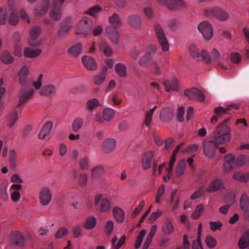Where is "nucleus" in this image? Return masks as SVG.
<instances>
[{
  "mask_svg": "<svg viewBox=\"0 0 249 249\" xmlns=\"http://www.w3.org/2000/svg\"><path fill=\"white\" fill-rule=\"evenodd\" d=\"M213 57V61L220 67L223 69H226V67L224 66L219 60L220 57L219 53L216 49H213L212 52Z\"/></svg>",
  "mask_w": 249,
  "mask_h": 249,
  "instance_id": "obj_51",
  "label": "nucleus"
},
{
  "mask_svg": "<svg viewBox=\"0 0 249 249\" xmlns=\"http://www.w3.org/2000/svg\"><path fill=\"white\" fill-rule=\"evenodd\" d=\"M103 119L105 121H111L115 116V110L110 107H107L102 112Z\"/></svg>",
  "mask_w": 249,
  "mask_h": 249,
  "instance_id": "obj_35",
  "label": "nucleus"
},
{
  "mask_svg": "<svg viewBox=\"0 0 249 249\" xmlns=\"http://www.w3.org/2000/svg\"><path fill=\"white\" fill-rule=\"evenodd\" d=\"M233 178L241 182H247L249 180V173L243 175L239 172L235 173L233 176Z\"/></svg>",
  "mask_w": 249,
  "mask_h": 249,
  "instance_id": "obj_49",
  "label": "nucleus"
},
{
  "mask_svg": "<svg viewBox=\"0 0 249 249\" xmlns=\"http://www.w3.org/2000/svg\"><path fill=\"white\" fill-rule=\"evenodd\" d=\"M197 29L206 40H209L212 37L213 35V27L209 21L201 22L198 25Z\"/></svg>",
  "mask_w": 249,
  "mask_h": 249,
  "instance_id": "obj_6",
  "label": "nucleus"
},
{
  "mask_svg": "<svg viewBox=\"0 0 249 249\" xmlns=\"http://www.w3.org/2000/svg\"><path fill=\"white\" fill-rule=\"evenodd\" d=\"M210 229L213 231H216L217 230H220L223 224L219 221H211L209 223Z\"/></svg>",
  "mask_w": 249,
  "mask_h": 249,
  "instance_id": "obj_61",
  "label": "nucleus"
},
{
  "mask_svg": "<svg viewBox=\"0 0 249 249\" xmlns=\"http://www.w3.org/2000/svg\"><path fill=\"white\" fill-rule=\"evenodd\" d=\"M182 24V22L179 19H174L171 20L168 24V26L171 29L180 27Z\"/></svg>",
  "mask_w": 249,
  "mask_h": 249,
  "instance_id": "obj_62",
  "label": "nucleus"
},
{
  "mask_svg": "<svg viewBox=\"0 0 249 249\" xmlns=\"http://www.w3.org/2000/svg\"><path fill=\"white\" fill-rule=\"evenodd\" d=\"M57 89L55 86L53 84H48L43 86L39 91L42 96L52 97L56 93Z\"/></svg>",
  "mask_w": 249,
  "mask_h": 249,
  "instance_id": "obj_25",
  "label": "nucleus"
},
{
  "mask_svg": "<svg viewBox=\"0 0 249 249\" xmlns=\"http://www.w3.org/2000/svg\"><path fill=\"white\" fill-rule=\"evenodd\" d=\"M224 188L223 181L220 178H216L212 181L206 188L207 192L213 193L217 191H221Z\"/></svg>",
  "mask_w": 249,
  "mask_h": 249,
  "instance_id": "obj_18",
  "label": "nucleus"
},
{
  "mask_svg": "<svg viewBox=\"0 0 249 249\" xmlns=\"http://www.w3.org/2000/svg\"><path fill=\"white\" fill-rule=\"evenodd\" d=\"M215 142L213 141H203V149L204 155L208 158H213L214 156L217 146Z\"/></svg>",
  "mask_w": 249,
  "mask_h": 249,
  "instance_id": "obj_11",
  "label": "nucleus"
},
{
  "mask_svg": "<svg viewBox=\"0 0 249 249\" xmlns=\"http://www.w3.org/2000/svg\"><path fill=\"white\" fill-rule=\"evenodd\" d=\"M154 29L158 42L161 47L162 50L166 52L169 50V44L167 39L162 26L158 23L154 24Z\"/></svg>",
  "mask_w": 249,
  "mask_h": 249,
  "instance_id": "obj_2",
  "label": "nucleus"
},
{
  "mask_svg": "<svg viewBox=\"0 0 249 249\" xmlns=\"http://www.w3.org/2000/svg\"><path fill=\"white\" fill-rule=\"evenodd\" d=\"M29 74L28 68L26 66L22 67L19 72L18 76L19 77V83L21 85L30 84L27 80V76Z\"/></svg>",
  "mask_w": 249,
  "mask_h": 249,
  "instance_id": "obj_32",
  "label": "nucleus"
},
{
  "mask_svg": "<svg viewBox=\"0 0 249 249\" xmlns=\"http://www.w3.org/2000/svg\"><path fill=\"white\" fill-rule=\"evenodd\" d=\"M155 152L150 151L144 153L142 159V167L143 170H146L151 167V163Z\"/></svg>",
  "mask_w": 249,
  "mask_h": 249,
  "instance_id": "obj_17",
  "label": "nucleus"
},
{
  "mask_svg": "<svg viewBox=\"0 0 249 249\" xmlns=\"http://www.w3.org/2000/svg\"><path fill=\"white\" fill-rule=\"evenodd\" d=\"M165 186L164 185H161L157 191V193L156 196L155 202L159 204L161 202V198L164 193Z\"/></svg>",
  "mask_w": 249,
  "mask_h": 249,
  "instance_id": "obj_59",
  "label": "nucleus"
},
{
  "mask_svg": "<svg viewBox=\"0 0 249 249\" xmlns=\"http://www.w3.org/2000/svg\"><path fill=\"white\" fill-rule=\"evenodd\" d=\"M18 119V114L17 111H14L12 112L9 117L7 126L12 127L14 125Z\"/></svg>",
  "mask_w": 249,
  "mask_h": 249,
  "instance_id": "obj_56",
  "label": "nucleus"
},
{
  "mask_svg": "<svg viewBox=\"0 0 249 249\" xmlns=\"http://www.w3.org/2000/svg\"><path fill=\"white\" fill-rule=\"evenodd\" d=\"M88 176L87 174L82 173L79 174L77 178V183L81 186L85 187L88 183Z\"/></svg>",
  "mask_w": 249,
  "mask_h": 249,
  "instance_id": "obj_50",
  "label": "nucleus"
},
{
  "mask_svg": "<svg viewBox=\"0 0 249 249\" xmlns=\"http://www.w3.org/2000/svg\"><path fill=\"white\" fill-rule=\"evenodd\" d=\"M114 229V222L108 220L107 222L105 227V231L107 235H110Z\"/></svg>",
  "mask_w": 249,
  "mask_h": 249,
  "instance_id": "obj_60",
  "label": "nucleus"
},
{
  "mask_svg": "<svg viewBox=\"0 0 249 249\" xmlns=\"http://www.w3.org/2000/svg\"><path fill=\"white\" fill-rule=\"evenodd\" d=\"M204 13L208 17H215L220 21H225L229 18V14L228 12L217 7L206 9Z\"/></svg>",
  "mask_w": 249,
  "mask_h": 249,
  "instance_id": "obj_4",
  "label": "nucleus"
},
{
  "mask_svg": "<svg viewBox=\"0 0 249 249\" xmlns=\"http://www.w3.org/2000/svg\"><path fill=\"white\" fill-rule=\"evenodd\" d=\"M18 155L15 150L9 152V163L12 169H15L17 166Z\"/></svg>",
  "mask_w": 249,
  "mask_h": 249,
  "instance_id": "obj_42",
  "label": "nucleus"
},
{
  "mask_svg": "<svg viewBox=\"0 0 249 249\" xmlns=\"http://www.w3.org/2000/svg\"><path fill=\"white\" fill-rule=\"evenodd\" d=\"M187 5L183 0H168L166 7L170 10H176L186 8Z\"/></svg>",
  "mask_w": 249,
  "mask_h": 249,
  "instance_id": "obj_20",
  "label": "nucleus"
},
{
  "mask_svg": "<svg viewBox=\"0 0 249 249\" xmlns=\"http://www.w3.org/2000/svg\"><path fill=\"white\" fill-rule=\"evenodd\" d=\"M107 67L104 66L101 72L94 76L93 81L95 85L102 84L106 79Z\"/></svg>",
  "mask_w": 249,
  "mask_h": 249,
  "instance_id": "obj_33",
  "label": "nucleus"
},
{
  "mask_svg": "<svg viewBox=\"0 0 249 249\" xmlns=\"http://www.w3.org/2000/svg\"><path fill=\"white\" fill-rule=\"evenodd\" d=\"M106 31L112 42L115 44H118L120 36L117 28L108 26L106 28Z\"/></svg>",
  "mask_w": 249,
  "mask_h": 249,
  "instance_id": "obj_24",
  "label": "nucleus"
},
{
  "mask_svg": "<svg viewBox=\"0 0 249 249\" xmlns=\"http://www.w3.org/2000/svg\"><path fill=\"white\" fill-rule=\"evenodd\" d=\"M7 14L6 7L0 8V25H4L7 21Z\"/></svg>",
  "mask_w": 249,
  "mask_h": 249,
  "instance_id": "obj_52",
  "label": "nucleus"
},
{
  "mask_svg": "<svg viewBox=\"0 0 249 249\" xmlns=\"http://www.w3.org/2000/svg\"><path fill=\"white\" fill-rule=\"evenodd\" d=\"M84 123L83 120L79 117H77L73 121L72 124L73 131L74 132H77L82 128Z\"/></svg>",
  "mask_w": 249,
  "mask_h": 249,
  "instance_id": "obj_48",
  "label": "nucleus"
},
{
  "mask_svg": "<svg viewBox=\"0 0 249 249\" xmlns=\"http://www.w3.org/2000/svg\"><path fill=\"white\" fill-rule=\"evenodd\" d=\"M128 24L136 30H140L142 25V18L138 15H132L128 18Z\"/></svg>",
  "mask_w": 249,
  "mask_h": 249,
  "instance_id": "obj_21",
  "label": "nucleus"
},
{
  "mask_svg": "<svg viewBox=\"0 0 249 249\" xmlns=\"http://www.w3.org/2000/svg\"><path fill=\"white\" fill-rule=\"evenodd\" d=\"M162 84L165 87V91L167 92L178 91L180 88L179 80L176 77L163 80Z\"/></svg>",
  "mask_w": 249,
  "mask_h": 249,
  "instance_id": "obj_10",
  "label": "nucleus"
},
{
  "mask_svg": "<svg viewBox=\"0 0 249 249\" xmlns=\"http://www.w3.org/2000/svg\"><path fill=\"white\" fill-rule=\"evenodd\" d=\"M100 50L105 54L109 56L112 54V50L111 47L105 42H101L99 44Z\"/></svg>",
  "mask_w": 249,
  "mask_h": 249,
  "instance_id": "obj_44",
  "label": "nucleus"
},
{
  "mask_svg": "<svg viewBox=\"0 0 249 249\" xmlns=\"http://www.w3.org/2000/svg\"><path fill=\"white\" fill-rule=\"evenodd\" d=\"M186 167V161L184 160H181L178 164L176 169V176L178 178L181 176L184 172Z\"/></svg>",
  "mask_w": 249,
  "mask_h": 249,
  "instance_id": "obj_43",
  "label": "nucleus"
},
{
  "mask_svg": "<svg viewBox=\"0 0 249 249\" xmlns=\"http://www.w3.org/2000/svg\"><path fill=\"white\" fill-rule=\"evenodd\" d=\"M102 10V8L99 5H96L91 7L88 10L85 11L86 14L90 16L95 17L97 14Z\"/></svg>",
  "mask_w": 249,
  "mask_h": 249,
  "instance_id": "obj_53",
  "label": "nucleus"
},
{
  "mask_svg": "<svg viewBox=\"0 0 249 249\" xmlns=\"http://www.w3.org/2000/svg\"><path fill=\"white\" fill-rule=\"evenodd\" d=\"M59 0L60 3L58 2V0H53L52 8L50 13V16L54 20H59L61 17V6L65 0Z\"/></svg>",
  "mask_w": 249,
  "mask_h": 249,
  "instance_id": "obj_13",
  "label": "nucleus"
},
{
  "mask_svg": "<svg viewBox=\"0 0 249 249\" xmlns=\"http://www.w3.org/2000/svg\"><path fill=\"white\" fill-rule=\"evenodd\" d=\"M173 220V219L172 217H167L163 221L161 230L164 235H170L174 232L175 228Z\"/></svg>",
  "mask_w": 249,
  "mask_h": 249,
  "instance_id": "obj_16",
  "label": "nucleus"
},
{
  "mask_svg": "<svg viewBox=\"0 0 249 249\" xmlns=\"http://www.w3.org/2000/svg\"><path fill=\"white\" fill-rule=\"evenodd\" d=\"M238 247L245 249L249 247V229L246 230L238 241Z\"/></svg>",
  "mask_w": 249,
  "mask_h": 249,
  "instance_id": "obj_29",
  "label": "nucleus"
},
{
  "mask_svg": "<svg viewBox=\"0 0 249 249\" xmlns=\"http://www.w3.org/2000/svg\"><path fill=\"white\" fill-rule=\"evenodd\" d=\"M231 108L238 109L239 108V105L237 104L231 103L229 104L226 108H223L221 106L216 107L214 109V115L211 119V122L212 124H215L217 120L222 118L224 114Z\"/></svg>",
  "mask_w": 249,
  "mask_h": 249,
  "instance_id": "obj_5",
  "label": "nucleus"
},
{
  "mask_svg": "<svg viewBox=\"0 0 249 249\" xmlns=\"http://www.w3.org/2000/svg\"><path fill=\"white\" fill-rule=\"evenodd\" d=\"M68 229L65 227L60 228L54 234L55 239H59L63 238L66 236L68 233Z\"/></svg>",
  "mask_w": 249,
  "mask_h": 249,
  "instance_id": "obj_57",
  "label": "nucleus"
},
{
  "mask_svg": "<svg viewBox=\"0 0 249 249\" xmlns=\"http://www.w3.org/2000/svg\"><path fill=\"white\" fill-rule=\"evenodd\" d=\"M42 32L41 27L39 26H34L31 28L29 32L30 40L29 44L33 47H37L40 45L39 42H34L39 36Z\"/></svg>",
  "mask_w": 249,
  "mask_h": 249,
  "instance_id": "obj_14",
  "label": "nucleus"
},
{
  "mask_svg": "<svg viewBox=\"0 0 249 249\" xmlns=\"http://www.w3.org/2000/svg\"><path fill=\"white\" fill-rule=\"evenodd\" d=\"M108 22L115 28H118L122 25V21L119 15L116 13H114L112 16L109 17Z\"/></svg>",
  "mask_w": 249,
  "mask_h": 249,
  "instance_id": "obj_34",
  "label": "nucleus"
},
{
  "mask_svg": "<svg viewBox=\"0 0 249 249\" xmlns=\"http://www.w3.org/2000/svg\"><path fill=\"white\" fill-rule=\"evenodd\" d=\"M204 206L202 204L198 205L194 212L192 214V217L194 219H198L201 214L204 211Z\"/></svg>",
  "mask_w": 249,
  "mask_h": 249,
  "instance_id": "obj_55",
  "label": "nucleus"
},
{
  "mask_svg": "<svg viewBox=\"0 0 249 249\" xmlns=\"http://www.w3.org/2000/svg\"><path fill=\"white\" fill-rule=\"evenodd\" d=\"M41 53L40 49L33 50L31 48H26L24 51V55L25 56L30 58L37 57Z\"/></svg>",
  "mask_w": 249,
  "mask_h": 249,
  "instance_id": "obj_39",
  "label": "nucleus"
},
{
  "mask_svg": "<svg viewBox=\"0 0 249 249\" xmlns=\"http://www.w3.org/2000/svg\"><path fill=\"white\" fill-rule=\"evenodd\" d=\"M115 70L120 77H124L127 75L126 67L124 64L117 63L115 66Z\"/></svg>",
  "mask_w": 249,
  "mask_h": 249,
  "instance_id": "obj_37",
  "label": "nucleus"
},
{
  "mask_svg": "<svg viewBox=\"0 0 249 249\" xmlns=\"http://www.w3.org/2000/svg\"><path fill=\"white\" fill-rule=\"evenodd\" d=\"M49 0H43L41 4L34 10L36 16H42L48 11L50 5Z\"/></svg>",
  "mask_w": 249,
  "mask_h": 249,
  "instance_id": "obj_31",
  "label": "nucleus"
},
{
  "mask_svg": "<svg viewBox=\"0 0 249 249\" xmlns=\"http://www.w3.org/2000/svg\"><path fill=\"white\" fill-rule=\"evenodd\" d=\"M82 61L84 66L89 71H94L97 68L95 59L90 56L84 55L82 58Z\"/></svg>",
  "mask_w": 249,
  "mask_h": 249,
  "instance_id": "obj_19",
  "label": "nucleus"
},
{
  "mask_svg": "<svg viewBox=\"0 0 249 249\" xmlns=\"http://www.w3.org/2000/svg\"><path fill=\"white\" fill-rule=\"evenodd\" d=\"M7 185L6 183H2L0 186V196L1 198L4 200L6 201L8 198V196L7 194Z\"/></svg>",
  "mask_w": 249,
  "mask_h": 249,
  "instance_id": "obj_58",
  "label": "nucleus"
},
{
  "mask_svg": "<svg viewBox=\"0 0 249 249\" xmlns=\"http://www.w3.org/2000/svg\"><path fill=\"white\" fill-rule=\"evenodd\" d=\"M94 203L99 211L102 213L108 212L111 207L109 200L107 198L103 197L100 195L95 196Z\"/></svg>",
  "mask_w": 249,
  "mask_h": 249,
  "instance_id": "obj_9",
  "label": "nucleus"
},
{
  "mask_svg": "<svg viewBox=\"0 0 249 249\" xmlns=\"http://www.w3.org/2000/svg\"><path fill=\"white\" fill-rule=\"evenodd\" d=\"M230 120V118L225 119L216 127L213 133V141L215 143L222 144L230 142L231 138V129L227 125Z\"/></svg>",
  "mask_w": 249,
  "mask_h": 249,
  "instance_id": "obj_1",
  "label": "nucleus"
},
{
  "mask_svg": "<svg viewBox=\"0 0 249 249\" xmlns=\"http://www.w3.org/2000/svg\"><path fill=\"white\" fill-rule=\"evenodd\" d=\"M152 56L145 53L139 60V63L141 66L146 67L153 63Z\"/></svg>",
  "mask_w": 249,
  "mask_h": 249,
  "instance_id": "obj_38",
  "label": "nucleus"
},
{
  "mask_svg": "<svg viewBox=\"0 0 249 249\" xmlns=\"http://www.w3.org/2000/svg\"><path fill=\"white\" fill-rule=\"evenodd\" d=\"M23 87L19 93V103L18 107H20L22 104L26 103L33 97L34 90L30 84L22 85Z\"/></svg>",
  "mask_w": 249,
  "mask_h": 249,
  "instance_id": "obj_3",
  "label": "nucleus"
},
{
  "mask_svg": "<svg viewBox=\"0 0 249 249\" xmlns=\"http://www.w3.org/2000/svg\"><path fill=\"white\" fill-rule=\"evenodd\" d=\"M52 199V193L48 187L41 189L38 194V199L40 203L43 206L48 205Z\"/></svg>",
  "mask_w": 249,
  "mask_h": 249,
  "instance_id": "obj_12",
  "label": "nucleus"
},
{
  "mask_svg": "<svg viewBox=\"0 0 249 249\" xmlns=\"http://www.w3.org/2000/svg\"><path fill=\"white\" fill-rule=\"evenodd\" d=\"M116 146L114 139L109 138L106 139L102 144V150L106 154H109L113 151Z\"/></svg>",
  "mask_w": 249,
  "mask_h": 249,
  "instance_id": "obj_27",
  "label": "nucleus"
},
{
  "mask_svg": "<svg viewBox=\"0 0 249 249\" xmlns=\"http://www.w3.org/2000/svg\"><path fill=\"white\" fill-rule=\"evenodd\" d=\"M189 53L191 56L196 61L200 60V51L196 46L192 44L190 46Z\"/></svg>",
  "mask_w": 249,
  "mask_h": 249,
  "instance_id": "obj_41",
  "label": "nucleus"
},
{
  "mask_svg": "<svg viewBox=\"0 0 249 249\" xmlns=\"http://www.w3.org/2000/svg\"><path fill=\"white\" fill-rule=\"evenodd\" d=\"M112 213L115 219L118 222L121 223L124 220V213L122 209L119 207H114Z\"/></svg>",
  "mask_w": 249,
  "mask_h": 249,
  "instance_id": "obj_36",
  "label": "nucleus"
},
{
  "mask_svg": "<svg viewBox=\"0 0 249 249\" xmlns=\"http://www.w3.org/2000/svg\"><path fill=\"white\" fill-rule=\"evenodd\" d=\"M184 94L189 99L203 102L205 100V95L198 89L192 88L184 91Z\"/></svg>",
  "mask_w": 249,
  "mask_h": 249,
  "instance_id": "obj_8",
  "label": "nucleus"
},
{
  "mask_svg": "<svg viewBox=\"0 0 249 249\" xmlns=\"http://www.w3.org/2000/svg\"><path fill=\"white\" fill-rule=\"evenodd\" d=\"M99 106L100 105L98 100L96 98L89 100L86 104L87 108L90 111L93 110L94 108Z\"/></svg>",
  "mask_w": 249,
  "mask_h": 249,
  "instance_id": "obj_54",
  "label": "nucleus"
},
{
  "mask_svg": "<svg viewBox=\"0 0 249 249\" xmlns=\"http://www.w3.org/2000/svg\"><path fill=\"white\" fill-rule=\"evenodd\" d=\"M1 61L6 64H10L14 61L13 57L7 51H4L1 55Z\"/></svg>",
  "mask_w": 249,
  "mask_h": 249,
  "instance_id": "obj_47",
  "label": "nucleus"
},
{
  "mask_svg": "<svg viewBox=\"0 0 249 249\" xmlns=\"http://www.w3.org/2000/svg\"><path fill=\"white\" fill-rule=\"evenodd\" d=\"M53 127V123L52 122L46 123L43 126L40 132L38 135V138L40 140H44L48 136Z\"/></svg>",
  "mask_w": 249,
  "mask_h": 249,
  "instance_id": "obj_30",
  "label": "nucleus"
},
{
  "mask_svg": "<svg viewBox=\"0 0 249 249\" xmlns=\"http://www.w3.org/2000/svg\"><path fill=\"white\" fill-rule=\"evenodd\" d=\"M92 25V20L88 18H84L79 23L76 30V34L77 35L83 34L85 36L89 34L91 31Z\"/></svg>",
  "mask_w": 249,
  "mask_h": 249,
  "instance_id": "obj_7",
  "label": "nucleus"
},
{
  "mask_svg": "<svg viewBox=\"0 0 249 249\" xmlns=\"http://www.w3.org/2000/svg\"><path fill=\"white\" fill-rule=\"evenodd\" d=\"M162 211L160 210H158L156 212H153L149 217V222L154 223L162 214Z\"/></svg>",
  "mask_w": 249,
  "mask_h": 249,
  "instance_id": "obj_64",
  "label": "nucleus"
},
{
  "mask_svg": "<svg viewBox=\"0 0 249 249\" xmlns=\"http://www.w3.org/2000/svg\"><path fill=\"white\" fill-rule=\"evenodd\" d=\"M71 18H68L61 23V26L57 31V34L60 36H65L69 31L71 29Z\"/></svg>",
  "mask_w": 249,
  "mask_h": 249,
  "instance_id": "obj_28",
  "label": "nucleus"
},
{
  "mask_svg": "<svg viewBox=\"0 0 249 249\" xmlns=\"http://www.w3.org/2000/svg\"><path fill=\"white\" fill-rule=\"evenodd\" d=\"M96 219L94 216H89L87 218L84 223V227L87 230H91L95 226Z\"/></svg>",
  "mask_w": 249,
  "mask_h": 249,
  "instance_id": "obj_46",
  "label": "nucleus"
},
{
  "mask_svg": "<svg viewBox=\"0 0 249 249\" xmlns=\"http://www.w3.org/2000/svg\"><path fill=\"white\" fill-rule=\"evenodd\" d=\"M9 239L11 243L20 247L25 245V238L18 231H13L9 235Z\"/></svg>",
  "mask_w": 249,
  "mask_h": 249,
  "instance_id": "obj_15",
  "label": "nucleus"
},
{
  "mask_svg": "<svg viewBox=\"0 0 249 249\" xmlns=\"http://www.w3.org/2000/svg\"><path fill=\"white\" fill-rule=\"evenodd\" d=\"M225 162L224 164V169L228 172L236 168L235 159L232 154H228L225 157Z\"/></svg>",
  "mask_w": 249,
  "mask_h": 249,
  "instance_id": "obj_23",
  "label": "nucleus"
},
{
  "mask_svg": "<svg viewBox=\"0 0 249 249\" xmlns=\"http://www.w3.org/2000/svg\"><path fill=\"white\" fill-rule=\"evenodd\" d=\"M8 21L11 25H16L18 22V15L14 12H12L9 16Z\"/></svg>",
  "mask_w": 249,
  "mask_h": 249,
  "instance_id": "obj_63",
  "label": "nucleus"
},
{
  "mask_svg": "<svg viewBox=\"0 0 249 249\" xmlns=\"http://www.w3.org/2000/svg\"><path fill=\"white\" fill-rule=\"evenodd\" d=\"M105 170L103 166H98L93 168L91 171V177L92 178H97L105 173Z\"/></svg>",
  "mask_w": 249,
  "mask_h": 249,
  "instance_id": "obj_45",
  "label": "nucleus"
},
{
  "mask_svg": "<svg viewBox=\"0 0 249 249\" xmlns=\"http://www.w3.org/2000/svg\"><path fill=\"white\" fill-rule=\"evenodd\" d=\"M240 206L242 211L249 208V197L246 193H243L240 197Z\"/></svg>",
  "mask_w": 249,
  "mask_h": 249,
  "instance_id": "obj_40",
  "label": "nucleus"
},
{
  "mask_svg": "<svg viewBox=\"0 0 249 249\" xmlns=\"http://www.w3.org/2000/svg\"><path fill=\"white\" fill-rule=\"evenodd\" d=\"M83 45L80 42H77L70 47L68 50V53L74 57H78L82 53Z\"/></svg>",
  "mask_w": 249,
  "mask_h": 249,
  "instance_id": "obj_26",
  "label": "nucleus"
},
{
  "mask_svg": "<svg viewBox=\"0 0 249 249\" xmlns=\"http://www.w3.org/2000/svg\"><path fill=\"white\" fill-rule=\"evenodd\" d=\"M174 115V110L172 108L167 107L163 108L160 114V119L164 122H169Z\"/></svg>",
  "mask_w": 249,
  "mask_h": 249,
  "instance_id": "obj_22",
  "label": "nucleus"
}]
</instances>
